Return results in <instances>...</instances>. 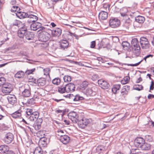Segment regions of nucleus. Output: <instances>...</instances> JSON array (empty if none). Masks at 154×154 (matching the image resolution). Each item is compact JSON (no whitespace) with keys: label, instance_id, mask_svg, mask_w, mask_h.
<instances>
[{"label":"nucleus","instance_id":"1","mask_svg":"<svg viewBox=\"0 0 154 154\" xmlns=\"http://www.w3.org/2000/svg\"><path fill=\"white\" fill-rule=\"evenodd\" d=\"M131 48L134 54L138 56L140 53V47L139 44V41L136 38L132 39L131 42Z\"/></svg>","mask_w":154,"mask_h":154},{"label":"nucleus","instance_id":"2","mask_svg":"<svg viewBox=\"0 0 154 154\" xmlns=\"http://www.w3.org/2000/svg\"><path fill=\"white\" fill-rule=\"evenodd\" d=\"M26 113L27 115L30 116L29 119L32 121L37 120L39 116V113L37 111L33 112L32 109H26Z\"/></svg>","mask_w":154,"mask_h":154},{"label":"nucleus","instance_id":"3","mask_svg":"<svg viewBox=\"0 0 154 154\" xmlns=\"http://www.w3.org/2000/svg\"><path fill=\"white\" fill-rule=\"evenodd\" d=\"M13 87L10 84L7 83L2 86L1 91L4 95H9L13 91Z\"/></svg>","mask_w":154,"mask_h":154},{"label":"nucleus","instance_id":"4","mask_svg":"<svg viewBox=\"0 0 154 154\" xmlns=\"http://www.w3.org/2000/svg\"><path fill=\"white\" fill-rule=\"evenodd\" d=\"M140 43L142 49H148L150 46L149 42L148 39L144 37H141L140 38Z\"/></svg>","mask_w":154,"mask_h":154},{"label":"nucleus","instance_id":"5","mask_svg":"<svg viewBox=\"0 0 154 154\" xmlns=\"http://www.w3.org/2000/svg\"><path fill=\"white\" fill-rule=\"evenodd\" d=\"M109 25L112 28H116L120 25V20L116 17H112L109 20Z\"/></svg>","mask_w":154,"mask_h":154},{"label":"nucleus","instance_id":"6","mask_svg":"<svg viewBox=\"0 0 154 154\" xmlns=\"http://www.w3.org/2000/svg\"><path fill=\"white\" fill-rule=\"evenodd\" d=\"M68 117L74 123H77L79 120V116L76 112H71L68 114Z\"/></svg>","mask_w":154,"mask_h":154},{"label":"nucleus","instance_id":"7","mask_svg":"<svg viewBox=\"0 0 154 154\" xmlns=\"http://www.w3.org/2000/svg\"><path fill=\"white\" fill-rule=\"evenodd\" d=\"M81 119L78 122V125L79 127L84 129L87 126V118L86 116L81 115Z\"/></svg>","mask_w":154,"mask_h":154},{"label":"nucleus","instance_id":"8","mask_svg":"<svg viewBox=\"0 0 154 154\" xmlns=\"http://www.w3.org/2000/svg\"><path fill=\"white\" fill-rule=\"evenodd\" d=\"M14 139V136L11 133L6 134L3 139V142L5 143L8 144L12 142Z\"/></svg>","mask_w":154,"mask_h":154},{"label":"nucleus","instance_id":"9","mask_svg":"<svg viewBox=\"0 0 154 154\" xmlns=\"http://www.w3.org/2000/svg\"><path fill=\"white\" fill-rule=\"evenodd\" d=\"M145 142V140L144 139L140 137H136L134 142V144L135 146L137 148H140L142 145Z\"/></svg>","mask_w":154,"mask_h":154},{"label":"nucleus","instance_id":"10","mask_svg":"<svg viewBox=\"0 0 154 154\" xmlns=\"http://www.w3.org/2000/svg\"><path fill=\"white\" fill-rule=\"evenodd\" d=\"M98 83L99 86L103 89L108 88L110 86L107 82L102 79L98 80Z\"/></svg>","mask_w":154,"mask_h":154},{"label":"nucleus","instance_id":"11","mask_svg":"<svg viewBox=\"0 0 154 154\" xmlns=\"http://www.w3.org/2000/svg\"><path fill=\"white\" fill-rule=\"evenodd\" d=\"M145 21V18L144 17L140 15H138L135 17V21L134 22V26H135L138 27V26H137L136 25V24L138 23L139 24H143Z\"/></svg>","mask_w":154,"mask_h":154},{"label":"nucleus","instance_id":"12","mask_svg":"<svg viewBox=\"0 0 154 154\" xmlns=\"http://www.w3.org/2000/svg\"><path fill=\"white\" fill-rule=\"evenodd\" d=\"M95 89V87L91 86V85L87 84V96H94L96 95V92L94 91Z\"/></svg>","mask_w":154,"mask_h":154},{"label":"nucleus","instance_id":"13","mask_svg":"<svg viewBox=\"0 0 154 154\" xmlns=\"http://www.w3.org/2000/svg\"><path fill=\"white\" fill-rule=\"evenodd\" d=\"M27 31V29L25 25L21 28L18 31V35L20 38H23L26 31Z\"/></svg>","mask_w":154,"mask_h":154},{"label":"nucleus","instance_id":"14","mask_svg":"<svg viewBox=\"0 0 154 154\" xmlns=\"http://www.w3.org/2000/svg\"><path fill=\"white\" fill-rule=\"evenodd\" d=\"M43 121L42 118H39L37 119L36 122L33 125V127L35 130H38L41 127V125Z\"/></svg>","mask_w":154,"mask_h":154},{"label":"nucleus","instance_id":"15","mask_svg":"<svg viewBox=\"0 0 154 154\" xmlns=\"http://www.w3.org/2000/svg\"><path fill=\"white\" fill-rule=\"evenodd\" d=\"M66 93H69L70 92H73L75 89V85L73 84H69L66 85Z\"/></svg>","mask_w":154,"mask_h":154},{"label":"nucleus","instance_id":"16","mask_svg":"<svg viewBox=\"0 0 154 154\" xmlns=\"http://www.w3.org/2000/svg\"><path fill=\"white\" fill-rule=\"evenodd\" d=\"M7 99L9 103L13 105L17 102V98L14 95H10L8 96Z\"/></svg>","mask_w":154,"mask_h":154},{"label":"nucleus","instance_id":"17","mask_svg":"<svg viewBox=\"0 0 154 154\" xmlns=\"http://www.w3.org/2000/svg\"><path fill=\"white\" fill-rule=\"evenodd\" d=\"M70 137L67 135H64L60 138V140L64 144H67L69 143L70 141Z\"/></svg>","mask_w":154,"mask_h":154},{"label":"nucleus","instance_id":"18","mask_svg":"<svg viewBox=\"0 0 154 154\" xmlns=\"http://www.w3.org/2000/svg\"><path fill=\"white\" fill-rule=\"evenodd\" d=\"M47 138L46 137L40 138L38 142V146L44 147L46 146L47 145Z\"/></svg>","mask_w":154,"mask_h":154},{"label":"nucleus","instance_id":"19","mask_svg":"<svg viewBox=\"0 0 154 154\" xmlns=\"http://www.w3.org/2000/svg\"><path fill=\"white\" fill-rule=\"evenodd\" d=\"M62 30L59 28H57L54 30H52L51 35L54 37L59 36L60 35Z\"/></svg>","mask_w":154,"mask_h":154},{"label":"nucleus","instance_id":"20","mask_svg":"<svg viewBox=\"0 0 154 154\" xmlns=\"http://www.w3.org/2000/svg\"><path fill=\"white\" fill-rule=\"evenodd\" d=\"M37 84L38 86H43L46 83V79L43 78H40L37 80Z\"/></svg>","mask_w":154,"mask_h":154},{"label":"nucleus","instance_id":"21","mask_svg":"<svg viewBox=\"0 0 154 154\" xmlns=\"http://www.w3.org/2000/svg\"><path fill=\"white\" fill-rule=\"evenodd\" d=\"M41 26V24L37 22L32 23L30 26V28L32 30L35 31L39 28Z\"/></svg>","mask_w":154,"mask_h":154},{"label":"nucleus","instance_id":"22","mask_svg":"<svg viewBox=\"0 0 154 154\" xmlns=\"http://www.w3.org/2000/svg\"><path fill=\"white\" fill-rule=\"evenodd\" d=\"M108 13L105 11H100L99 14V17L102 20H106L108 17Z\"/></svg>","mask_w":154,"mask_h":154},{"label":"nucleus","instance_id":"23","mask_svg":"<svg viewBox=\"0 0 154 154\" xmlns=\"http://www.w3.org/2000/svg\"><path fill=\"white\" fill-rule=\"evenodd\" d=\"M60 45L61 48L64 49L68 47L69 43L67 41L63 40L60 41Z\"/></svg>","mask_w":154,"mask_h":154},{"label":"nucleus","instance_id":"24","mask_svg":"<svg viewBox=\"0 0 154 154\" xmlns=\"http://www.w3.org/2000/svg\"><path fill=\"white\" fill-rule=\"evenodd\" d=\"M69 97L70 99H73L74 101H78L79 100H82L84 98L82 97H80L78 95H76L75 97L73 94H69Z\"/></svg>","mask_w":154,"mask_h":154},{"label":"nucleus","instance_id":"25","mask_svg":"<svg viewBox=\"0 0 154 154\" xmlns=\"http://www.w3.org/2000/svg\"><path fill=\"white\" fill-rule=\"evenodd\" d=\"M9 148L8 146L5 145L0 146V153L5 154L9 150Z\"/></svg>","mask_w":154,"mask_h":154},{"label":"nucleus","instance_id":"26","mask_svg":"<svg viewBox=\"0 0 154 154\" xmlns=\"http://www.w3.org/2000/svg\"><path fill=\"white\" fill-rule=\"evenodd\" d=\"M140 148L142 150L148 151L150 149L151 145L145 142Z\"/></svg>","mask_w":154,"mask_h":154},{"label":"nucleus","instance_id":"27","mask_svg":"<svg viewBox=\"0 0 154 154\" xmlns=\"http://www.w3.org/2000/svg\"><path fill=\"white\" fill-rule=\"evenodd\" d=\"M123 49L125 50L129 51L131 50L130 49V45L129 43L127 42H123L122 43Z\"/></svg>","mask_w":154,"mask_h":154},{"label":"nucleus","instance_id":"28","mask_svg":"<svg viewBox=\"0 0 154 154\" xmlns=\"http://www.w3.org/2000/svg\"><path fill=\"white\" fill-rule=\"evenodd\" d=\"M25 72L22 71H18L14 75V77L17 79L23 78L25 75Z\"/></svg>","mask_w":154,"mask_h":154},{"label":"nucleus","instance_id":"29","mask_svg":"<svg viewBox=\"0 0 154 154\" xmlns=\"http://www.w3.org/2000/svg\"><path fill=\"white\" fill-rule=\"evenodd\" d=\"M88 78L89 79H91L93 81L97 80L99 78V76L97 74H94L93 73L91 74H88Z\"/></svg>","mask_w":154,"mask_h":154},{"label":"nucleus","instance_id":"30","mask_svg":"<svg viewBox=\"0 0 154 154\" xmlns=\"http://www.w3.org/2000/svg\"><path fill=\"white\" fill-rule=\"evenodd\" d=\"M22 112V111L21 110L19 109L12 113L11 115L14 118H17L20 117L21 116Z\"/></svg>","mask_w":154,"mask_h":154},{"label":"nucleus","instance_id":"31","mask_svg":"<svg viewBox=\"0 0 154 154\" xmlns=\"http://www.w3.org/2000/svg\"><path fill=\"white\" fill-rule=\"evenodd\" d=\"M87 82L86 81L83 82L80 86V89L84 93H86L87 92Z\"/></svg>","mask_w":154,"mask_h":154},{"label":"nucleus","instance_id":"32","mask_svg":"<svg viewBox=\"0 0 154 154\" xmlns=\"http://www.w3.org/2000/svg\"><path fill=\"white\" fill-rule=\"evenodd\" d=\"M121 88V85H115L113 86V88L112 89V92L114 94H116L117 91L119 90Z\"/></svg>","mask_w":154,"mask_h":154},{"label":"nucleus","instance_id":"33","mask_svg":"<svg viewBox=\"0 0 154 154\" xmlns=\"http://www.w3.org/2000/svg\"><path fill=\"white\" fill-rule=\"evenodd\" d=\"M22 94L24 97H29L31 95L30 90L29 89H25L22 92Z\"/></svg>","mask_w":154,"mask_h":154},{"label":"nucleus","instance_id":"34","mask_svg":"<svg viewBox=\"0 0 154 154\" xmlns=\"http://www.w3.org/2000/svg\"><path fill=\"white\" fill-rule=\"evenodd\" d=\"M16 15L20 19H23L26 17V15L25 13L19 11L17 12L16 13Z\"/></svg>","mask_w":154,"mask_h":154},{"label":"nucleus","instance_id":"35","mask_svg":"<svg viewBox=\"0 0 154 154\" xmlns=\"http://www.w3.org/2000/svg\"><path fill=\"white\" fill-rule=\"evenodd\" d=\"M43 151L41 147H37L34 151L33 154H43Z\"/></svg>","mask_w":154,"mask_h":154},{"label":"nucleus","instance_id":"36","mask_svg":"<svg viewBox=\"0 0 154 154\" xmlns=\"http://www.w3.org/2000/svg\"><path fill=\"white\" fill-rule=\"evenodd\" d=\"M61 81V80L60 78L57 77L53 79L52 83L54 85H58L60 84Z\"/></svg>","mask_w":154,"mask_h":154},{"label":"nucleus","instance_id":"37","mask_svg":"<svg viewBox=\"0 0 154 154\" xmlns=\"http://www.w3.org/2000/svg\"><path fill=\"white\" fill-rule=\"evenodd\" d=\"M58 92L60 94H63L66 92V86H61L58 87Z\"/></svg>","mask_w":154,"mask_h":154},{"label":"nucleus","instance_id":"38","mask_svg":"<svg viewBox=\"0 0 154 154\" xmlns=\"http://www.w3.org/2000/svg\"><path fill=\"white\" fill-rule=\"evenodd\" d=\"M45 34V35H43L40 38V40L42 42H47L49 39V37L48 36L49 35L48 33L47 32H46Z\"/></svg>","mask_w":154,"mask_h":154},{"label":"nucleus","instance_id":"39","mask_svg":"<svg viewBox=\"0 0 154 154\" xmlns=\"http://www.w3.org/2000/svg\"><path fill=\"white\" fill-rule=\"evenodd\" d=\"M34 36V35L33 33L28 32L25 35V37L28 40H31L32 39Z\"/></svg>","mask_w":154,"mask_h":154},{"label":"nucleus","instance_id":"40","mask_svg":"<svg viewBox=\"0 0 154 154\" xmlns=\"http://www.w3.org/2000/svg\"><path fill=\"white\" fill-rule=\"evenodd\" d=\"M28 17L30 19V21L33 22L37 21L38 19V17L37 16L32 14L29 15Z\"/></svg>","mask_w":154,"mask_h":154},{"label":"nucleus","instance_id":"41","mask_svg":"<svg viewBox=\"0 0 154 154\" xmlns=\"http://www.w3.org/2000/svg\"><path fill=\"white\" fill-rule=\"evenodd\" d=\"M94 124V121L91 119H87V127L89 126V128L88 130H90L91 128V126Z\"/></svg>","mask_w":154,"mask_h":154},{"label":"nucleus","instance_id":"42","mask_svg":"<svg viewBox=\"0 0 154 154\" xmlns=\"http://www.w3.org/2000/svg\"><path fill=\"white\" fill-rule=\"evenodd\" d=\"M36 69L35 68H33L31 69H27L25 72V74L26 75H28L31 74H34V72L35 71Z\"/></svg>","mask_w":154,"mask_h":154},{"label":"nucleus","instance_id":"43","mask_svg":"<svg viewBox=\"0 0 154 154\" xmlns=\"http://www.w3.org/2000/svg\"><path fill=\"white\" fill-rule=\"evenodd\" d=\"M36 134L37 136L40 138L45 137L44 136L45 135V132L43 130L39 131Z\"/></svg>","mask_w":154,"mask_h":154},{"label":"nucleus","instance_id":"44","mask_svg":"<svg viewBox=\"0 0 154 154\" xmlns=\"http://www.w3.org/2000/svg\"><path fill=\"white\" fill-rule=\"evenodd\" d=\"M20 10V8L17 6H13L11 9V11L12 12L15 13L16 14V13L18 12Z\"/></svg>","mask_w":154,"mask_h":154},{"label":"nucleus","instance_id":"45","mask_svg":"<svg viewBox=\"0 0 154 154\" xmlns=\"http://www.w3.org/2000/svg\"><path fill=\"white\" fill-rule=\"evenodd\" d=\"M64 81L66 83L70 82L72 80V78L71 76L69 75H65L63 78Z\"/></svg>","mask_w":154,"mask_h":154},{"label":"nucleus","instance_id":"46","mask_svg":"<svg viewBox=\"0 0 154 154\" xmlns=\"http://www.w3.org/2000/svg\"><path fill=\"white\" fill-rule=\"evenodd\" d=\"M133 88L134 90L140 91L143 89V87L141 85H135L133 86Z\"/></svg>","mask_w":154,"mask_h":154},{"label":"nucleus","instance_id":"47","mask_svg":"<svg viewBox=\"0 0 154 154\" xmlns=\"http://www.w3.org/2000/svg\"><path fill=\"white\" fill-rule=\"evenodd\" d=\"M104 148L102 146H98L96 148V152L100 153L104 151Z\"/></svg>","mask_w":154,"mask_h":154},{"label":"nucleus","instance_id":"48","mask_svg":"<svg viewBox=\"0 0 154 154\" xmlns=\"http://www.w3.org/2000/svg\"><path fill=\"white\" fill-rule=\"evenodd\" d=\"M22 24V23L21 21L16 20H14L13 24L18 27H21Z\"/></svg>","mask_w":154,"mask_h":154},{"label":"nucleus","instance_id":"49","mask_svg":"<svg viewBox=\"0 0 154 154\" xmlns=\"http://www.w3.org/2000/svg\"><path fill=\"white\" fill-rule=\"evenodd\" d=\"M122 10L124 11V12H122L121 11L120 14L122 16L125 17L127 15V13L128 11L127 9L125 8H124L122 9Z\"/></svg>","mask_w":154,"mask_h":154},{"label":"nucleus","instance_id":"50","mask_svg":"<svg viewBox=\"0 0 154 154\" xmlns=\"http://www.w3.org/2000/svg\"><path fill=\"white\" fill-rule=\"evenodd\" d=\"M130 79L129 76H126L123 78V80L121 81V83L123 84H126L128 83Z\"/></svg>","mask_w":154,"mask_h":154},{"label":"nucleus","instance_id":"51","mask_svg":"<svg viewBox=\"0 0 154 154\" xmlns=\"http://www.w3.org/2000/svg\"><path fill=\"white\" fill-rule=\"evenodd\" d=\"M121 96L123 97H125L128 94V92L126 90H124L123 89H122L121 92Z\"/></svg>","mask_w":154,"mask_h":154},{"label":"nucleus","instance_id":"52","mask_svg":"<svg viewBox=\"0 0 154 154\" xmlns=\"http://www.w3.org/2000/svg\"><path fill=\"white\" fill-rule=\"evenodd\" d=\"M39 29L38 30V31L40 32V33H42V34H44L46 32H47V31L48 30V29L43 27H41L39 28Z\"/></svg>","mask_w":154,"mask_h":154},{"label":"nucleus","instance_id":"53","mask_svg":"<svg viewBox=\"0 0 154 154\" xmlns=\"http://www.w3.org/2000/svg\"><path fill=\"white\" fill-rule=\"evenodd\" d=\"M143 61V60H142L139 62L134 64L124 63V64L127 65L128 66H137L139 65Z\"/></svg>","mask_w":154,"mask_h":154},{"label":"nucleus","instance_id":"54","mask_svg":"<svg viewBox=\"0 0 154 154\" xmlns=\"http://www.w3.org/2000/svg\"><path fill=\"white\" fill-rule=\"evenodd\" d=\"M44 74L45 75H48L50 76V70L49 68H46L43 69Z\"/></svg>","mask_w":154,"mask_h":154},{"label":"nucleus","instance_id":"55","mask_svg":"<svg viewBox=\"0 0 154 154\" xmlns=\"http://www.w3.org/2000/svg\"><path fill=\"white\" fill-rule=\"evenodd\" d=\"M5 79L4 77H1L0 78V86H3L5 84Z\"/></svg>","mask_w":154,"mask_h":154},{"label":"nucleus","instance_id":"56","mask_svg":"<svg viewBox=\"0 0 154 154\" xmlns=\"http://www.w3.org/2000/svg\"><path fill=\"white\" fill-rule=\"evenodd\" d=\"M64 134V132L63 130H58L57 131L56 134L59 136H60V137L63 136V134Z\"/></svg>","mask_w":154,"mask_h":154},{"label":"nucleus","instance_id":"57","mask_svg":"<svg viewBox=\"0 0 154 154\" xmlns=\"http://www.w3.org/2000/svg\"><path fill=\"white\" fill-rule=\"evenodd\" d=\"M94 25V23H88V25L87 24V26L88 27H87V30L94 31V30L93 29V28L91 27V26H92V25Z\"/></svg>","mask_w":154,"mask_h":154},{"label":"nucleus","instance_id":"58","mask_svg":"<svg viewBox=\"0 0 154 154\" xmlns=\"http://www.w3.org/2000/svg\"><path fill=\"white\" fill-rule=\"evenodd\" d=\"M41 46L43 48H45L48 46V43L47 42H43L41 44Z\"/></svg>","mask_w":154,"mask_h":154},{"label":"nucleus","instance_id":"59","mask_svg":"<svg viewBox=\"0 0 154 154\" xmlns=\"http://www.w3.org/2000/svg\"><path fill=\"white\" fill-rule=\"evenodd\" d=\"M87 104L93 105L94 104V103L93 100L92 99L89 98L88 100H87Z\"/></svg>","mask_w":154,"mask_h":154},{"label":"nucleus","instance_id":"60","mask_svg":"<svg viewBox=\"0 0 154 154\" xmlns=\"http://www.w3.org/2000/svg\"><path fill=\"white\" fill-rule=\"evenodd\" d=\"M124 90H126L128 92L130 90V86L129 85H126L124 86L122 88Z\"/></svg>","mask_w":154,"mask_h":154},{"label":"nucleus","instance_id":"61","mask_svg":"<svg viewBox=\"0 0 154 154\" xmlns=\"http://www.w3.org/2000/svg\"><path fill=\"white\" fill-rule=\"evenodd\" d=\"M96 45L95 41H93L91 42L90 45V48H94L95 47Z\"/></svg>","mask_w":154,"mask_h":154},{"label":"nucleus","instance_id":"62","mask_svg":"<svg viewBox=\"0 0 154 154\" xmlns=\"http://www.w3.org/2000/svg\"><path fill=\"white\" fill-rule=\"evenodd\" d=\"M28 79L29 82H35V79L33 77H30Z\"/></svg>","mask_w":154,"mask_h":154},{"label":"nucleus","instance_id":"63","mask_svg":"<svg viewBox=\"0 0 154 154\" xmlns=\"http://www.w3.org/2000/svg\"><path fill=\"white\" fill-rule=\"evenodd\" d=\"M63 121L64 124H65L69 125L70 124V122L68 120L63 119Z\"/></svg>","mask_w":154,"mask_h":154},{"label":"nucleus","instance_id":"64","mask_svg":"<svg viewBox=\"0 0 154 154\" xmlns=\"http://www.w3.org/2000/svg\"><path fill=\"white\" fill-rule=\"evenodd\" d=\"M152 98H154V95L151 94H149L148 96V98L150 99Z\"/></svg>","mask_w":154,"mask_h":154}]
</instances>
